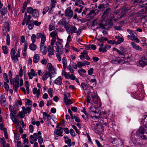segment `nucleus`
<instances>
[{
	"label": "nucleus",
	"instance_id": "obj_5",
	"mask_svg": "<svg viewBox=\"0 0 147 147\" xmlns=\"http://www.w3.org/2000/svg\"><path fill=\"white\" fill-rule=\"evenodd\" d=\"M75 5L78 6L80 7V8H76L74 11L76 12H77L78 13L81 12L82 8L84 6V4L82 1L80 0H76V1L75 2Z\"/></svg>",
	"mask_w": 147,
	"mask_h": 147
},
{
	"label": "nucleus",
	"instance_id": "obj_60",
	"mask_svg": "<svg viewBox=\"0 0 147 147\" xmlns=\"http://www.w3.org/2000/svg\"><path fill=\"white\" fill-rule=\"evenodd\" d=\"M29 129L31 133H32L34 131L33 126L32 125H30L29 126Z\"/></svg>",
	"mask_w": 147,
	"mask_h": 147
},
{
	"label": "nucleus",
	"instance_id": "obj_53",
	"mask_svg": "<svg viewBox=\"0 0 147 147\" xmlns=\"http://www.w3.org/2000/svg\"><path fill=\"white\" fill-rule=\"evenodd\" d=\"M71 40V36L70 35V34H69V35L67 38V42L66 45V46L69 45Z\"/></svg>",
	"mask_w": 147,
	"mask_h": 147
},
{
	"label": "nucleus",
	"instance_id": "obj_8",
	"mask_svg": "<svg viewBox=\"0 0 147 147\" xmlns=\"http://www.w3.org/2000/svg\"><path fill=\"white\" fill-rule=\"evenodd\" d=\"M0 103L2 106L8 109V103L6 101L5 96L3 95H1L0 96Z\"/></svg>",
	"mask_w": 147,
	"mask_h": 147
},
{
	"label": "nucleus",
	"instance_id": "obj_28",
	"mask_svg": "<svg viewBox=\"0 0 147 147\" xmlns=\"http://www.w3.org/2000/svg\"><path fill=\"white\" fill-rule=\"evenodd\" d=\"M33 92L34 94H36V96L38 98L40 94V90L39 89L37 90L36 88H33Z\"/></svg>",
	"mask_w": 147,
	"mask_h": 147
},
{
	"label": "nucleus",
	"instance_id": "obj_26",
	"mask_svg": "<svg viewBox=\"0 0 147 147\" xmlns=\"http://www.w3.org/2000/svg\"><path fill=\"white\" fill-rule=\"evenodd\" d=\"M56 45L57 49H56V51L58 53L59 52L60 50H61L63 48V46L62 44L59 41L56 42Z\"/></svg>",
	"mask_w": 147,
	"mask_h": 147
},
{
	"label": "nucleus",
	"instance_id": "obj_27",
	"mask_svg": "<svg viewBox=\"0 0 147 147\" xmlns=\"http://www.w3.org/2000/svg\"><path fill=\"white\" fill-rule=\"evenodd\" d=\"M50 77L51 79L52 78V76L51 74L48 72H46L45 74H44L42 76V80H46L49 77Z\"/></svg>",
	"mask_w": 147,
	"mask_h": 147
},
{
	"label": "nucleus",
	"instance_id": "obj_44",
	"mask_svg": "<svg viewBox=\"0 0 147 147\" xmlns=\"http://www.w3.org/2000/svg\"><path fill=\"white\" fill-rule=\"evenodd\" d=\"M57 0H51L50 6L52 8H55V3L57 2Z\"/></svg>",
	"mask_w": 147,
	"mask_h": 147
},
{
	"label": "nucleus",
	"instance_id": "obj_52",
	"mask_svg": "<svg viewBox=\"0 0 147 147\" xmlns=\"http://www.w3.org/2000/svg\"><path fill=\"white\" fill-rule=\"evenodd\" d=\"M113 50L117 52L120 55H124L123 53L115 48H113Z\"/></svg>",
	"mask_w": 147,
	"mask_h": 147
},
{
	"label": "nucleus",
	"instance_id": "obj_36",
	"mask_svg": "<svg viewBox=\"0 0 147 147\" xmlns=\"http://www.w3.org/2000/svg\"><path fill=\"white\" fill-rule=\"evenodd\" d=\"M39 56L38 54H35L33 59V61L34 63H37L39 61Z\"/></svg>",
	"mask_w": 147,
	"mask_h": 147
},
{
	"label": "nucleus",
	"instance_id": "obj_2",
	"mask_svg": "<svg viewBox=\"0 0 147 147\" xmlns=\"http://www.w3.org/2000/svg\"><path fill=\"white\" fill-rule=\"evenodd\" d=\"M90 109L91 111L94 113L95 115H94V116L92 117V118H94L96 119H98L101 118L103 122V123L105 125L107 124L106 122L107 119V117L106 115V113L105 112H103V113H99V111L98 109L97 108L94 107H91L90 108Z\"/></svg>",
	"mask_w": 147,
	"mask_h": 147
},
{
	"label": "nucleus",
	"instance_id": "obj_48",
	"mask_svg": "<svg viewBox=\"0 0 147 147\" xmlns=\"http://www.w3.org/2000/svg\"><path fill=\"white\" fill-rule=\"evenodd\" d=\"M3 77L6 82H9V80L7 76V74L6 73H4L3 75Z\"/></svg>",
	"mask_w": 147,
	"mask_h": 147
},
{
	"label": "nucleus",
	"instance_id": "obj_43",
	"mask_svg": "<svg viewBox=\"0 0 147 147\" xmlns=\"http://www.w3.org/2000/svg\"><path fill=\"white\" fill-rule=\"evenodd\" d=\"M78 72L80 75L83 76L84 75V74L85 73L86 71L84 69H81L78 70Z\"/></svg>",
	"mask_w": 147,
	"mask_h": 147
},
{
	"label": "nucleus",
	"instance_id": "obj_59",
	"mask_svg": "<svg viewBox=\"0 0 147 147\" xmlns=\"http://www.w3.org/2000/svg\"><path fill=\"white\" fill-rule=\"evenodd\" d=\"M7 28V27L5 26H4L3 29V35L4 37H5L6 35Z\"/></svg>",
	"mask_w": 147,
	"mask_h": 147
},
{
	"label": "nucleus",
	"instance_id": "obj_32",
	"mask_svg": "<svg viewBox=\"0 0 147 147\" xmlns=\"http://www.w3.org/2000/svg\"><path fill=\"white\" fill-rule=\"evenodd\" d=\"M28 25V28L30 30H32L33 28L34 24L33 21H31L30 22H26V25Z\"/></svg>",
	"mask_w": 147,
	"mask_h": 147
},
{
	"label": "nucleus",
	"instance_id": "obj_61",
	"mask_svg": "<svg viewBox=\"0 0 147 147\" xmlns=\"http://www.w3.org/2000/svg\"><path fill=\"white\" fill-rule=\"evenodd\" d=\"M55 28V26L53 25L52 23L51 24L49 25V30L51 31L54 30Z\"/></svg>",
	"mask_w": 147,
	"mask_h": 147
},
{
	"label": "nucleus",
	"instance_id": "obj_29",
	"mask_svg": "<svg viewBox=\"0 0 147 147\" xmlns=\"http://www.w3.org/2000/svg\"><path fill=\"white\" fill-rule=\"evenodd\" d=\"M111 11V9L110 8H108L104 12L103 15L102 16V17L105 18Z\"/></svg>",
	"mask_w": 147,
	"mask_h": 147
},
{
	"label": "nucleus",
	"instance_id": "obj_41",
	"mask_svg": "<svg viewBox=\"0 0 147 147\" xmlns=\"http://www.w3.org/2000/svg\"><path fill=\"white\" fill-rule=\"evenodd\" d=\"M131 140L134 144H136L137 141V139L133 134L131 135Z\"/></svg>",
	"mask_w": 147,
	"mask_h": 147
},
{
	"label": "nucleus",
	"instance_id": "obj_49",
	"mask_svg": "<svg viewBox=\"0 0 147 147\" xmlns=\"http://www.w3.org/2000/svg\"><path fill=\"white\" fill-rule=\"evenodd\" d=\"M62 54V53L61 52L60 53H57L56 54V57L59 61H60L61 60V55Z\"/></svg>",
	"mask_w": 147,
	"mask_h": 147
},
{
	"label": "nucleus",
	"instance_id": "obj_9",
	"mask_svg": "<svg viewBox=\"0 0 147 147\" xmlns=\"http://www.w3.org/2000/svg\"><path fill=\"white\" fill-rule=\"evenodd\" d=\"M61 124H58L56 126V128L59 129H55L54 131V134L56 137H58L59 136H63L62 134L63 131V129L61 127H59L60 125H61Z\"/></svg>",
	"mask_w": 147,
	"mask_h": 147
},
{
	"label": "nucleus",
	"instance_id": "obj_23",
	"mask_svg": "<svg viewBox=\"0 0 147 147\" xmlns=\"http://www.w3.org/2000/svg\"><path fill=\"white\" fill-rule=\"evenodd\" d=\"M54 83L58 85H61L62 83V80L60 76H59L55 80Z\"/></svg>",
	"mask_w": 147,
	"mask_h": 147
},
{
	"label": "nucleus",
	"instance_id": "obj_7",
	"mask_svg": "<svg viewBox=\"0 0 147 147\" xmlns=\"http://www.w3.org/2000/svg\"><path fill=\"white\" fill-rule=\"evenodd\" d=\"M69 30L70 32L68 33V34H70L71 33L72 35L73 33H76L77 36H79L82 32V30L80 29H78L77 30L75 26L72 25H71Z\"/></svg>",
	"mask_w": 147,
	"mask_h": 147
},
{
	"label": "nucleus",
	"instance_id": "obj_35",
	"mask_svg": "<svg viewBox=\"0 0 147 147\" xmlns=\"http://www.w3.org/2000/svg\"><path fill=\"white\" fill-rule=\"evenodd\" d=\"M1 142L3 145V147H9V144H7L4 138H3L1 139Z\"/></svg>",
	"mask_w": 147,
	"mask_h": 147
},
{
	"label": "nucleus",
	"instance_id": "obj_42",
	"mask_svg": "<svg viewBox=\"0 0 147 147\" xmlns=\"http://www.w3.org/2000/svg\"><path fill=\"white\" fill-rule=\"evenodd\" d=\"M46 40V36L43 35L41 38L40 45H45L44 43Z\"/></svg>",
	"mask_w": 147,
	"mask_h": 147
},
{
	"label": "nucleus",
	"instance_id": "obj_15",
	"mask_svg": "<svg viewBox=\"0 0 147 147\" xmlns=\"http://www.w3.org/2000/svg\"><path fill=\"white\" fill-rule=\"evenodd\" d=\"M65 16L69 18H70L73 16V11L70 7H69L65 11Z\"/></svg>",
	"mask_w": 147,
	"mask_h": 147
},
{
	"label": "nucleus",
	"instance_id": "obj_62",
	"mask_svg": "<svg viewBox=\"0 0 147 147\" xmlns=\"http://www.w3.org/2000/svg\"><path fill=\"white\" fill-rule=\"evenodd\" d=\"M119 61V60H118V59L117 58H115V59H113L111 61V63H118L119 64V63H118V61Z\"/></svg>",
	"mask_w": 147,
	"mask_h": 147
},
{
	"label": "nucleus",
	"instance_id": "obj_34",
	"mask_svg": "<svg viewBox=\"0 0 147 147\" xmlns=\"http://www.w3.org/2000/svg\"><path fill=\"white\" fill-rule=\"evenodd\" d=\"M64 138H65V143L67 144L69 146H71V140L69 139L67 137H64Z\"/></svg>",
	"mask_w": 147,
	"mask_h": 147
},
{
	"label": "nucleus",
	"instance_id": "obj_3",
	"mask_svg": "<svg viewBox=\"0 0 147 147\" xmlns=\"http://www.w3.org/2000/svg\"><path fill=\"white\" fill-rule=\"evenodd\" d=\"M90 92H88L87 93L88 95L87 97L86 101L88 104L90 103V100H91V98L90 95H90L91 96L92 99L94 104H97L98 105V106L99 107H101V103L99 99L97 94L95 93H92L90 94Z\"/></svg>",
	"mask_w": 147,
	"mask_h": 147
},
{
	"label": "nucleus",
	"instance_id": "obj_45",
	"mask_svg": "<svg viewBox=\"0 0 147 147\" xmlns=\"http://www.w3.org/2000/svg\"><path fill=\"white\" fill-rule=\"evenodd\" d=\"M123 38L122 37H120L119 38V39L117 40V41L115 42V44L116 45H117L118 44H120L123 42Z\"/></svg>",
	"mask_w": 147,
	"mask_h": 147
},
{
	"label": "nucleus",
	"instance_id": "obj_33",
	"mask_svg": "<svg viewBox=\"0 0 147 147\" xmlns=\"http://www.w3.org/2000/svg\"><path fill=\"white\" fill-rule=\"evenodd\" d=\"M10 117L13 122L14 123H16L17 124H19V121L17 118H16L14 115Z\"/></svg>",
	"mask_w": 147,
	"mask_h": 147
},
{
	"label": "nucleus",
	"instance_id": "obj_54",
	"mask_svg": "<svg viewBox=\"0 0 147 147\" xmlns=\"http://www.w3.org/2000/svg\"><path fill=\"white\" fill-rule=\"evenodd\" d=\"M25 102L28 106L31 107L32 105V102L31 100L28 99H26L25 100Z\"/></svg>",
	"mask_w": 147,
	"mask_h": 147
},
{
	"label": "nucleus",
	"instance_id": "obj_51",
	"mask_svg": "<svg viewBox=\"0 0 147 147\" xmlns=\"http://www.w3.org/2000/svg\"><path fill=\"white\" fill-rule=\"evenodd\" d=\"M7 8H3L0 11L1 14L2 15H4L7 12Z\"/></svg>",
	"mask_w": 147,
	"mask_h": 147
},
{
	"label": "nucleus",
	"instance_id": "obj_56",
	"mask_svg": "<svg viewBox=\"0 0 147 147\" xmlns=\"http://www.w3.org/2000/svg\"><path fill=\"white\" fill-rule=\"evenodd\" d=\"M36 37L34 34H33L31 38V41L33 43H34L36 41Z\"/></svg>",
	"mask_w": 147,
	"mask_h": 147
},
{
	"label": "nucleus",
	"instance_id": "obj_63",
	"mask_svg": "<svg viewBox=\"0 0 147 147\" xmlns=\"http://www.w3.org/2000/svg\"><path fill=\"white\" fill-rule=\"evenodd\" d=\"M31 123L33 125H36L37 126H38L40 125V122L38 121H32Z\"/></svg>",
	"mask_w": 147,
	"mask_h": 147
},
{
	"label": "nucleus",
	"instance_id": "obj_19",
	"mask_svg": "<svg viewBox=\"0 0 147 147\" xmlns=\"http://www.w3.org/2000/svg\"><path fill=\"white\" fill-rule=\"evenodd\" d=\"M80 57L81 60H82L83 58H85L88 60H90V58L87 55V53L84 51L81 53V55H80Z\"/></svg>",
	"mask_w": 147,
	"mask_h": 147
},
{
	"label": "nucleus",
	"instance_id": "obj_11",
	"mask_svg": "<svg viewBox=\"0 0 147 147\" xmlns=\"http://www.w3.org/2000/svg\"><path fill=\"white\" fill-rule=\"evenodd\" d=\"M51 47L50 46H49L47 47L48 51L49 52V56L51 57L52 55L54 54V52L55 51V49H56L57 48L53 45H51Z\"/></svg>",
	"mask_w": 147,
	"mask_h": 147
},
{
	"label": "nucleus",
	"instance_id": "obj_64",
	"mask_svg": "<svg viewBox=\"0 0 147 147\" xmlns=\"http://www.w3.org/2000/svg\"><path fill=\"white\" fill-rule=\"evenodd\" d=\"M43 35L41 33H37L36 36V38L38 39H39L40 38H42V36H43Z\"/></svg>",
	"mask_w": 147,
	"mask_h": 147
},
{
	"label": "nucleus",
	"instance_id": "obj_21",
	"mask_svg": "<svg viewBox=\"0 0 147 147\" xmlns=\"http://www.w3.org/2000/svg\"><path fill=\"white\" fill-rule=\"evenodd\" d=\"M131 43L132 47L134 49L140 51H142V48L136 44L135 42H132Z\"/></svg>",
	"mask_w": 147,
	"mask_h": 147
},
{
	"label": "nucleus",
	"instance_id": "obj_39",
	"mask_svg": "<svg viewBox=\"0 0 147 147\" xmlns=\"http://www.w3.org/2000/svg\"><path fill=\"white\" fill-rule=\"evenodd\" d=\"M71 26V25H70L69 24L67 23L64 25V27L67 33H69V30Z\"/></svg>",
	"mask_w": 147,
	"mask_h": 147
},
{
	"label": "nucleus",
	"instance_id": "obj_6",
	"mask_svg": "<svg viewBox=\"0 0 147 147\" xmlns=\"http://www.w3.org/2000/svg\"><path fill=\"white\" fill-rule=\"evenodd\" d=\"M58 31L57 30H55L51 32L50 34V35L52 38L51 40V45H54L56 42V38L58 39Z\"/></svg>",
	"mask_w": 147,
	"mask_h": 147
},
{
	"label": "nucleus",
	"instance_id": "obj_58",
	"mask_svg": "<svg viewBox=\"0 0 147 147\" xmlns=\"http://www.w3.org/2000/svg\"><path fill=\"white\" fill-rule=\"evenodd\" d=\"M99 51L100 52H102L103 53H105L107 52V49L106 47L104 48L100 47L99 49Z\"/></svg>",
	"mask_w": 147,
	"mask_h": 147
},
{
	"label": "nucleus",
	"instance_id": "obj_12",
	"mask_svg": "<svg viewBox=\"0 0 147 147\" xmlns=\"http://www.w3.org/2000/svg\"><path fill=\"white\" fill-rule=\"evenodd\" d=\"M38 133H34L33 135H31L30 137L29 140L31 144H34V142H36L37 139L38 137Z\"/></svg>",
	"mask_w": 147,
	"mask_h": 147
},
{
	"label": "nucleus",
	"instance_id": "obj_10",
	"mask_svg": "<svg viewBox=\"0 0 147 147\" xmlns=\"http://www.w3.org/2000/svg\"><path fill=\"white\" fill-rule=\"evenodd\" d=\"M98 26V27L97 28H101L103 29H105V26H106L107 24L102 21H100L99 22H96V20H94L92 24V26Z\"/></svg>",
	"mask_w": 147,
	"mask_h": 147
},
{
	"label": "nucleus",
	"instance_id": "obj_47",
	"mask_svg": "<svg viewBox=\"0 0 147 147\" xmlns=\"http://www.w3.org/2000/svg\"><path fill=\"white\" fill-rule=\"evenodd\" d=\"M2 49L3 51V53L4 54H7L8 53V49L7 47L5 46H3L2 47Z\"/></svg>",
	"mask_w": 147,
	"mask_h": 147
},
{
	"label": "nucleus",
	"instance_id": "obj_38",
	"mask_svg": "<svg viewBox=\"0 0 147 147\" xmlns=\"http://www.w3.org/2000/svg\"><path fill=\"white\" fill-rule=\"evenodd\" d=\"M30 49L32 51L35 50L36 49V46L34 43L31 44L29 46Z\"/></svg>",
	"mask_w": 147,
	"mask_h": 147
},
{
	"label": "nucleus",
	"instance_id": "obj_1",
	"mask_svg": "<svg viewBox=\"0 0 147 147\" xmlns=\"http://www.w3.org/2000/svg\"><path fill=\"white\" fill-rule=\"evenodd\" d=\"M141 123H143L144 127H141L137 131L136 134L142 139H147V115L144 118L143 121H141Z\"/></svg>",
	"mask_w": 147,
	"mask_h": 147
},
{
	"label": "nucleus",
	"instance_id": "obj_16",
	"mask_svg": "<svg viewBox=\"0 0 147 147\" xmlns=\"http://www.w3.org/2000/svg\"><path fill=\"white\" fill-rule=\"evenodd\" d=\"M90 64V62L86 61H83L81 62L79 61L77 63L78 67L79 68L85 65H89Z\"/></svg>",
	"mask_w": 147,
	"mask_h": 147
},
{
	"label": "nucleus",
	"instance_id": "obj_4",
	"mask_svg": "<svg viewBox=\"0 0 147 147\" xmlns=\"http://www.w3.org/2000/svg\"><path fill=\"white\" fill-rule=\"evenodd\" d=\"M20 49H18L16 54L15 55V51L14 49L12 48L11 50L10 53L11 57L12 59L15 62H17L18 60V57H20Z\"/></svg>",
	"mask_w": 147,
	"mask_h": 147
},
{
	"label": "nucleus",
	"instance_id": "obj_55",
	"mask_svg": "<svg viewBox=\"0 0 147 147\" xmlns=\"http://www.w3.org/2000/svg\"><path fill=\"white\" fill-rule=\"evenodd\" d=\"M49 9V7L48 6H47L44 8L43 10L42 14L45 15Z\"/></svg>",
	"mask_w": 147,
	"mask_h": 147
},
{
	"label": "nucleus",
	"instance_id": "obj_46",
	"mask_svg": "<svg viewBox=\"0 0 147 147\" xmlns=\"http://www.w3.org/2000/svg\"><path fill=\"white\" fill-rule=\"evenodd\" d=\"M25 116L24 113L22 111L19 112L17 115L18 116H19L21 119L24 118Z\"/></svg>",
	"mask_w": 147,
	"mask_h": 147
},
{
	"label": "nucleus",
	"instance_id": "obj_20",
	"mask_svg": "<svg viewBox=\"0 0 147 147\" xmlns=\"http://www.w3.org/2000/svg\"><path fill=\"white\" fill-rule=\"evenodd\" d=\"M64 99L65 103L66 105H70L71 104H72V101L70 99L68 98V96L67 95H65L64 96Z\"/></svg>",
	"mask_w": 147,
	"mask_h": 147
},
{
	"label": "nucleus",
	"instance_id": "obj_17",
	"mask_svg": "<svg viewBox=\"0 0 147 147\" xmlns=\"http://www.w3.org/2000/svg\"><path fill=\"white\" fill-rule=\"evenodd\" d=\"M130 60V59L129 57L126 58H122L121 59L119 60L118 63L119 64H122L129 62Z\"/></svg>",
	"mask_w": 147,
	"mask_h": 147
},
{
	"label": "nucleus",
	"instance_id": "obj_57",
	"mask_svg": "<svg viewBox=\"0 0 147 147\" xmlns=\"http://www.w3.org/2000/svg\"><path fill=\"white\" fill-rule=\"evenodd\" d=\"M6 42L7 45H10V37L9 34H7L6 35Z\"/></svg>",
	"mask_w": 147,
	"mask_h": 147
},
{
	"label": "nucleus",
	"instance_id": "obj_40",
	"mask_svg": "<svg viewBox=\"0 0 147 147\" xmlns=\"http://www.w3.org/2000/svg\"><path fill=\"white\" fill-rule=\"evenodd\" d=\"M134 35V34L131 35V37H130V40H134L137 43L139 42H140L139 39Z\"/></svg>",
	"mask_w": 147,
	"mask_h": 147
},
{
	"label": "nucleus",
	"instance_id": "obj_37",
	"mask_svg": "<svg viewBox=\"0 0 147 147\" xmlns=\"http://www.w3.org/2000/svg\"><path fill=\"white\" fill-rule=\"evenodd\" d=\"M62 62L63 67L64 69H65L67 65V62L66 57H64L62 58Z\"/></svg>",
	"mask_w": 147,
	"mask_h": 147
},
{
	"label": "nucleus",
	"instance_id": "obj_31",
	"mask_svg": "<svg viewBox=\"0 0 147 147\" xmlns=\"http://www.w3.org/2000/svg\"><path fill=\"white\" fill-rule=\"evenodd\" d=\"M40 51L43 54L45 55L46 54V47L45 45H40Z\"/></svg>",
	"mask_w": 147,
	"mask_h": 147
},
{
	"label": "nucleus",
	"instance_id": "obj_30",
	"mask_svg": "<svg viewBox=\"0 0 147 147\" xmlns=\"http://www.w3.org/2000/svg\"><path fill=\"white\" fill-rule=\"evenodd\" d=\"M38 141L39 144H41L43 141V139L41 136V133L40 131H38Z\"/></svg>",
	"mask_w": 147,
	"mask_h": 147
},
{
	"label": "nucleus",
	"instance_id": "obj_13",
	"mask_svg": "<svg viewBox=\"0 0 147 147\" xmlns=\"http://www.w3.org/2000/svg\"><path fill=\"white\" fill-rule=\"evenodd\" d=\"M138 62L140 66L143 67L147 64V59L145 57H143L140 58Z\"/></svg>",
	"mask_w": 147,
	"mask_h": 147
},
{
	"label": "nucleus",
	"instance_id": "obj_18",
	"mask_svg": "<svg viewBox=\"0 0 147 147\" xmlns=\"http://www.w3.org/2000/svg\"><path fill=\"white\" fill-rule=\"evenodd\" d=\"M43 117L44 120L46 122H49L51 119L50 115L47 114L45 112L43 113Z\"/></svg>",
	"mask_w": 147,
	"mask_h": 147
},
{
	"label": "nucleus",
	"instance_id": "obj_14",
	"mask_svg": "<svg viewBox=\"0 0 147 147\" xmlns=\"http://www.w3.org/2000/svg\"><path fill=\"white\" fill-rule=\"evenodd\" d=\"M47 66L48 67V71H49V73L51 74H56L55 71V68L51 63H48L47 64Z\"/></svg>",
	"mask_w": 147,
	"mask_h": 147
},
{
	"label": "nucleus",
	"instance_id": "obj_22",
	"mask_svg": "<svg viewBox=\"0 0 147 147\" xmlns=\"http://www.w3.org/2000/svg\"><path fill=\"white\" fill-rule=\"evenodd\" d=\"M13 85V89L16 92L17 91L18 88L19 87V81L18 80H14L13 84H12Z\"/></svg>",
	"mask_w": 147,
	"mask_h": 147
},
{
	"label": "nucleus",
	"instance_id": "obj_50",
	"mask_svg": "<svg viewBox=\"0 0 147 147\" xmlns=\"http://www.w3.org/2000/svg\"><path fill=\"white\" fill-rule=\"evenodd\" d=\"M34 9L31 7H28L27 8V11L29 13H32L33 12Z\"/></svg>",
	"mask_w": 147,
	"mask_h": 147
},
{
	"label": "nucleus",
	"instance_id": "obj_24",
	"mask_svg": "<svg viewBox=\"0 0 147 147\" xmlns=\"http://www.w3.org/2000/svg\"><path fill=\"white\" fill-rule=\"evenodd\" d=\"M9 109L10 111L11 112V113L10 114V116H13L14 115H15L16 114L17 112L14 109L13 106H11V105H9Z\"/></svg>",
	"mask_w": 147,
	"mask_h": 147
},
{
	"label": "nucleus",
	"instance_id": "obj_25",
	"mask_svg": "<svg viewBox=\"0 0 147 147\" xmlns=\"http://www.w3.org/2000/svg\"><path fill=\"white\" fill-rule=\"evenodd\" d=\"M32 13V17L34 18L38 19L39 14L37 10L35 9H34Z\"/></svg>",
	"mask_w": 147,
	"mask_h": 147
}]
</instances>
